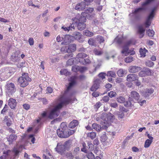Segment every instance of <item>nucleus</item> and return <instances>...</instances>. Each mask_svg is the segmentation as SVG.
<instances>
[{
	"label": "nucleus",
	"mask_w": 159,
	"mask_h": 159,
	"mask_svg": "<svg viewBox=\"0 0 159 159\" xmlns=\"http://www.w3.org/2000/svg\"><path fill=\"white\" fill-rule=\"evenodd\" d=\"M70 101V99H67L60 102L51 111L48 118L52 119L57 117L60 113V109L63 107L64 104H68Z\"/></svg>",
	"instance_id": "obj_1"
},
{
	"label": "nucleus",
	"mask_w": 159,
	"mask_h": 159,
	"mask_svg": "<svg viewBox=\"0 0 159 159\" xmlns=\"http://www.w3.org/2000/svg\"><path fill=\"white\" fill-rule=\"evenodd\" d=\"M101 118L102 120L101 121V124L105 128H107L110 125L111 122L115 119L114 116L110 113H102Z\"/></svg>",
	"instance_id": "obj_2"
},
{
	"label": "nucleus",
	"mask_w": 159,
	"mask_h": 159,
	"mask_svg": "<svg viewBox=\"0 0 159 159\" xmlns=\"http://www.w3.org/2000/svg\"><path fill=\"white\" fill-rule=\"evenodd\" d=\"M68 132V129L64 122L61 123L60 128L57 130L58 136L61 138H67L69 137V134Z\"/></svg>",
	"instance_id": "obj_3"
},
{
	"label": "nucleus",
	"mask_w": 159,
	"mask_h": 159,
	"mask_svg": "<svg viewBox=\"0 0 159 159\" xmlns=\"http://www.w3.org/2000/svg\"><path fill=\"white\" fill-rule=\"evenodd\" d=\"M72 20L77 25L78 29L79 30H82L85 28L86 25L85 22H86V19L84 17L81 16L79 19L75 17L73 18Z\"/></svg>",
	"instance_id": "obj_4"
},
{
	"label": "nucleus",
	"mask_w": 159,
	"mask_h": 159,
	"mask_svg": "<svg viewBox=\"0 0 159 159\" xmlns=\"http://www.w3.org/2000/svg\"><path fill=\"white\" fill-rule=\"evenodd\" d=\"M18 80L20 87L23 88L28 85L29 82L32 80L29 77L28 74L25 73H23L22 76L20 77Z\"/></svg>",
	"instance_id": "obj_5"
},
{
	"label": "nucleus",
	"mask_w": 159,
	"mask_h": 159,
	"mask_svg": "<svg viewBox=\"0 0 159 159\" xmlns=\"http://www.w3.org/2000/svg\"><path fill=\"white\" fill-rule=\"evenodd\" d=\"M157 8V6H156L152 8L151 11L148 16L146 20L144 23L146 28L149 27L151 24V21L154 16L155 14Z\"/></svg>",
	"instance_id": "obj_6"
},
{
	"label": "nucleus",
	"mask_w": 159,
	"mask_h": 159,
	"mask_svg": "<svg viewBox=\"0 0 159 159\" xmlns=\"http://www.w3.org/2000/svg\"><path fill=\"white\" fill-rule=\"evenodd\" d=\"M76 50V45L75 44H71L69 45L66 49V52L68 53L65 56V58H70L73 57V54L72 52H75Z\"/></svg>",
	"instance_id": "obj_7"
},
{
	"label": "nucleus",
	"mask_w": 159,
	"mask_h": 159,
	"mask_svg": "<svg viewBox=\"0 0 159 159\" xmlns=\"http://www.w3.org/2000/svg\"><path fill=\"white\" fill-rule=\"evenodd\" d=\"M155 0H146L144 2H143L141 5L142 7L136 9L134 12H133V14H136L142 11H146L147 10V7L150 3L154 1Z\"/></svg>",
	"instance_id": "obj_8"
},
{
	"label": "nucleus",
	"mask_w": 159,
	"mask_h": 159,
	"mask_svg": "<svg viewBox=\"0 0 159 159\" xmlns=\"http://www.w3.org/2000/svg\"><path fill=\"white\" fill-rule=\"evenodd\" d=\"M93 10V8L92 7L87 8L85 10L84 12H83L81 13V16L84 17L86 19L87 18L89 19H91L93 17V16L91 15V13Z\"/></svg>",
	"instance_id": "obj_9"
},
{
	"label": "nucleus",
	"mask_w": 159,
	"mask_h": 159,
	"mask_svg": "<svg viewBox=\"0 0 159 159\" xmlns=\"http://www.w3.org/2000/svg\"><path fill=\"white\" fill-rule=\"evenodd\" d=\"M72 37H73L75 40L80 43L83 42L85 39L82 34L80 32L77 31L73 32L72 34Z\"/></svg>",
	"instance_id": "obj_10"
},
{
	"label": "nucleus",
	"mask_w": 159,
	"mask_h": 159,
	"mask_svg": "<svg viewBox=\"0 0 159 159\" xmlns=\"http://www.w3.org/2000/svg\"><path fill=\"white\" fill-rule=\"evenodd\" d=\"M154 91L152 89H146L143 93V96L145 98L150 99L153 96Z\"/></svg>",
	"instance_id": "obj_11"
},
{
	"label": "nucleus",
	"mask_w": 159,
	"mask_h": 159,
	"mask_svg": "<svg viewBox=\"0 0 159 159\" xmlns=\"http://www.w3.org/2000/svg\"><path fill=\"white\" fill-rule=\"evenodd\" d=\"M3 123L6 129L10 132V128L9 127L10 126V119L9 118L8 116H5L3 120Z\"/></svg>",
	"instance_id": "obj_12"
},
{
	"label": "nucleus",
	"mask_w": 159,
	"mask_h": 159,
	"mask_svg": "<svg viewBox=\"0 0 159 159\" xmlns=\"http://www.w3.org/2000/svg\"><path fill=\"white\" fill-rule=\"evenodd\" d=\"M56 151L61 155H63L65 154L64 152L67 150L65 147L64 145L63 144L59 145L57 144V147L55 148Z\"/></svg>",
	"instance_id": "obj_13"
},
{
	"label": "nucleus",
	"mask_w": 159,
	"mask_h": 159,
	"mask_svg": "<svg viewBox=\"0 0 159 159\" xmlns=\"http://www.w3.org/2000/svg\"><path fill=\"white\" fill-rule=\"evenodd\" d=\"M100 81L99 79H97L94 81V83L90 89L92 91H96L100 87Z\"/></svg>",
	"instance_id": "obj_14"
},
{
	"label": "nucleus",
	"mask_w": 159,
	"mask_h": 159,
	"mask_svg": "<svg viewBox=\"0 0 159 159\" xmlns=\"http://www.w3.org/2000/svg\"><path fill=\"white\" fill-rule=\"evenodd\" d=\"M141 69V68L140 66H131L129 67L128 70L129 72L134 73L140 70Z\"/></svg>",
	"instance_id": "obj_15"
},
{
	"label": "nucleus",
	"mask_w": 159,
	"mask_h": 159,
	"mask_svg": "<svg viewBox=\"0 0 159 159\" xmlns=\"http://www.w3.org/2000/svg\"><path fill=\"white\" fill-rule=\"evenodd\" d=\"M72 36L70 35H66L62 37L63 41L62 44H67L71 42V38Z\"/></svg>",
	"instance_id": "obj_16"
},
{
	"label": "nucleus",
	"mask_w": 159,
	"mask_h": 159,
	"mask_svg": "<svg viewBox=\"0 0 159 159\" xmlns=\"http://www.w3.org/2000/svg\"><path fill=\"white\" fill-rule=\"evenodd\" d=\"M138 77L135 74H130L128 75L127 77V80L128 81L132 82L135 80H138Z\"/></svg>",
	"instance_id": "obj_17"
},
{
	"label": "nucleus",
	"mask_w": 159,
	"mask_h": 159,
	"mask_svg": "<svg viewBox=\"0 0 159 159\" xmlns=\"http://www.w3.org/2000/svg\"><path fill=\"white\" fill-rule=\"evenodd\" d=\"M20 59V57H19L18 54L16 52H15L14 54H12L11 57V60L14 62L19 61Z\"/></svg>",
	"instance_id": "obj_18"
},
{
	"label": "nucleus",
	"mask_w": 159,
	"mask_h": 159,
	"mask_svg": "<svg viewBox=\"0 0 159 159\" xmlns=\"http://www.w3.org/2000/svg\"><path fill=\"white\" fill-rule=\"evenodd\" d=\"M85 2H82L77 4L75 6V8L76 10H82L85 8Z\"/></svg>",
	"instance_id": "obj_19"
},
{
	"label": "nucleus",
	"mask_w": 159,
	"mask_h": 159,
	"mask_svg": "<svg viewBox=\"0 0 159 159\" xmlns=\"http://www.w3.org/2000/svg\"><path fill=\"white\" fill-rule=\"evenodd\" d=\"M76 78V77L75 76L72 77H71V81L69 83V85L67 87L66 91H69L71 88L76 83V81H75Z\"/></svg>",
	"instance_id": "obj_20"
},
{
	"label": "nucleus",
	"mask_w": 159,
	"mask_h": 159,
	"mask_svg": "<svg viewBox=\"0 0 159 159\" xmlns=\"http://www.w3.org/2000/svg\"><path fill=\"white\" fill-rule=\"evenodd\" d=\"M145 30L142 25H139L138 27V33L140 34V38H143L144 36Z\"/></svg>",
	"instance_id": "obj_21"
},
{
	"label": "nucleus",
	"mask_w": 159,
	"mask_h": 159,
	"mask_svg": "<svg viewBox=\"0 0 159 159\" xmlns=\"http://www.w3.org/2000/svg\"><path fill=\"white\" fill-rule=\"evenodd\" d=\"M131 96L134 98L136 101H138L140 98V95L139 93L137 92L133 91L131 93Z\"/></svg>",
	"instance_id": "obj_22"
},
{
	"label": "nucleus",
	"mask_w": 159,
	"mask_h": 159,
	"mask_svg": "<svg viewBox=\"0 0 159 159\" xmlns=\"http://www.w3.org/2000/svg\"><path fill=\"white\" fill-rule=\"evenodd\" d=\"M78 121L75 120H72L69 125V127L70 128L73 129L79 125Z\"/></svg>",
	"instance_id": "obj_23"
},
{
	"label": "nucleus",
	"mask_w": 159,
	"mask_h": 159,
	"mask_svg": "<svg viewBox=\"0 0 159 159\" xmlns=\"http://www.w3.org/2000/svg\"><path fill=\"white\" fill-rule=\"evenodd\" d=\"M10 153V150L4 151L3 153V155L0 157V159H7L9 157Z\"/></svg>",
	"instance_id": "obj_24"
},
{
	"label": "nucleus",
	"mask_w": 159,
	"mask_h": 159,
	"mask_svg": "<svg viewBox=\"0 0 159 159\" xmlns=\"http://www.w3.org/2000/svg\"><path fill=\"white\" fill-rule=\"evenodd\" d=\"M84 35L86 36L89 37H91L93 36L94 34L93 32L90 31L88 30H84L83 33Z\"/></svg>",
	"instance_id": "obj_25"
},
{
	"label": "nucleus",
	"mask_w": 159,
	"mask_h": 159,
	"mask_svg": "<svg viewBox=\"0 0 159 159\" xmlns=\"http://www.w3.org/2000/svg\"><path fill=\"white\" fill-rule=\"evenodd\" d=\"M143 70L146 76L152 75H153V71L151 70L149 68H144Z\"/></svg>",
	"instance_id": "obj_26"
},
{
	"label": "nucleus",
	"mask_w": 159,
	"mask_h": 159,
	"mask_svg": "<svg viewBox=\"0 0 159 159\" xmlns=\"http://www.w3.org/2000/svg\"><path fill=\"white\" fill-rule=\"evenodd\" d=\"M79 62L82 65H86L91 63V61L89 59L84 58V59H82L81 60H80Z\"/></svg>",
	"instance_id": "obj_27"
},
{
	"label": "nucleus",
	"mask_w": 159,
	"mask_h": 159,
	"mask_svg": "<svg viewBox=\"0 0 159 159\" xmlns=\"http://www.w3.org/2000/svg\"><path fill=\"white\" fill-rule=\"evenodd\" d=\"M7 70V69H1L0 70V78L2 79H4L5 78H7L6 77V71Z\"/></svg>",
	"instance_id": "obj_28"
},
{
	"label": "nucleus",
	"mask_w": 159,
	"mask_h": 159,
	"mask_svg": "<svg viewBox=\"0 0 159 159\" xmlns=\"http://www.w3.org/2000/svg\"><path fill=\"white\" fill-rule=\"evenodd\" d=\"M92 127L93 129L96 130L98 132H99L102 129L101 126L100 125L95 123L93 124Z\"/></svg>",
	"instance_id": "obj_29"
},
{
	"label": "nucleus",
	"mask_w": 159,
	"mask_h": 159,
	"mask_svg": "<svg viewBox=\"0 0 159 159\" xmlns=\"http://www.w3.org/2000/svg\"><path fill=\"white\" fill-rule=\"evenodd\" d=\"M87 56V55L83 52H81L79 53L77 55V57L79 59V61L80 60H81L82 59L85 58Z\"/></svg>",
	"instance_id": "obj_30"
},
{
	"label": "nucleus",
	"mask_w": 159,
	"mask_h": 159,
	"mask_svg": "<svg viewBox=\"0 0 159 159\" xmlns=\"http://www.w3.org/2000/svg\"><path fill=\"white\" fill-rule=\"evenodd\" d=\"M17 104L16 100L15 99L11 98V108L14 109Z\"/></svg>",
	"instance_id": "obj_31"
},
{
	"label": "nucleus",
	"mask_w": 159,
	"mask_h": 159,
	"mask_svg": "<svg viewBox=\"0 0 159 159\" xmlns=\"http://www.w3.org/2000/svg\"><path fill=\"white\" fill-rule=\"evenodd\" d=\"M71 144V141L70 140H68L66 141L63 144V145H64L65 148L67 150H68L69 148L70 147V145Z\"/></svg>",
	"instance_id": "obj_32"
},
{
	"label": "nucleus",
	"mask_w": 159,
	"mask_h": 159,
	"mask_svg": "<svg viewBox=\"0 0 159 159\" xmlns=\"http://www.w3.org/2000/svg\"><path fill=\"white\" fill-rule=\"evenodd\" d=\"M152 142V140H149V139H147L145 142L144 147L145 148L149 147Z\"/></svg>",
	"instance_id": "obj_33"
},
{
	"label": "nucleus",
	"mask_w": 159,
	"mask_h": 159,
	"mask_svg": "<svg viewBox=\"0 0 159 159\" xmlns=\"http://www.w3.org/2000/svg\"><path fill=\"white\" fill-rule=\"evenodd\" d=\"M148 50H146L145 48L143 49L142 48H140L139 50V52L142 56L145 57L146 56L145 54Z\"/></svg>",
	"instance_id": "obj_34"
},
{
	"label": "nucleus",
	"mask_w": 159,
	"mask_h": 159,
	"mask_svg": "<svg viewBox=\"0 0 159 159\" xmlns=\"http://www.w3.org/2000/svg\"><path fill=\"white\" fill-rule=\"evenodd\" d=\"M125 71L122 69H120L117 72V74L119 77H122L124 76Z\"/></svg>",
	"instance_id": "obj_35"
},
{
	"label": "nucleus",
	"mask_w": 159,
	"mask_h": 159,
	"mask_svg": "<svg viewBox=\"0 0 159 159\" xmlns=\"http://www.w3.org/2000/svg\"><path fill=\"white\" fill-rule=\"evenodd\" d=\"M97 41L100 44L104 43L105 41L104 38L99 35L97 36Z\"/></svg>",
	"instance_id": "obj_36"
},
{
	"label": "nucleus",
	"mask_w": 159,
	"mask_h": 159,
	"mask_svg": "<svg viewBox=\"0 0 159 159\" xmlns=\"http://www.w3.org/2000/svg\"><path fill=\"white\" fill-rule=\"evenodd\" d=\"M96 136V133L93 132L89 133L88 134V136L90 137L92 139H93L95 138Z\"/></svg>",
	"instance_id": "obj_37"
},
{
	"label": "nucleus",
	"mask_w": 159,
	"mask_h": 159,
	"mask_svg": "<svg viewBox=\"0 0 159 159\" xmlns=\"http://www.w3.org/2000/svg\"><path fill=\"white\" fill-rule=\"evenodd\" d=\"M123 50L121 51L122 54L127 53L129 50V47L125 44L123 47Z\"/></svg>",
	"instance_id": "obj_38"
},
{
	"label": "nucleus",
	"mask_w": 159,
	"mask_h": 159,
	"mask_svg": "<svg viewBox=\"0 0 159 159\" xmlns=\"http://www.w3.org/2000/svg\"><path fill=\"white\" fill-rule=\"evenodd\" d=\"M107 76L115 78L116 76V75L115 72L110 71L107 72Z\"/></svg>",
	"instance_id": "obj_39"
},
{
	"label": "nucleus",
	"mask_w": 159,
	"mask_h": 159,
	"mask_svg": "<svg viewBox=\"0 0 159 159\" xmlns=\"http://www.w3.org/2000/svg\"><path fill=\"white\" fill-rule=\"evenodd\" d=\"M88 43L90 45L96 46L95 40L93 38L90 39L88 41Z\"/></svg>",
	"instance_id": "obj_40"
},
{
	"label": "nucleus",
	"mask_w": 159,
	"mask_h": 159,
	"mask_svg": "<svg viewBox=\"0 0 159 159\" xmlns=\"http://www.w3.org/2000/svg\"><path fill=\"white\" fill-rule=\"evenodd\" d=\"M87 148L90 151H92L94 149V145L91 143V142H89L87 143Z\"/></svg>",
	"instance_id": "obj_41"
},
{
	"label": "nucleus",
	"mask_w": 159,
	"mask_h": 159,
	"mask_svg": "<svg viewBox=\"0 0 159 159\" xmlns=\"http://www.w3.org/2000/svg\"><path fill=\"white\" fill-rule=\"evenodd\" d=\"M117 101L119 103H123L125 101V99L124 97L121 96L117 98Z\"/></svg>",
	"instance_id": "obj_42"
},
{
	"label": "nucleus",
	"mask_w": 159,
	"mask_h": 159,
	"mask_svg": "<svg viewBox=\"0 0 159 159\" xmlns=\"http://www.w3.org/2000/svg\"><path fill=\"white\" fill-rule=\"evenodd\" d=\"M16 90V87L13 83H11V94L14 93Z\"/></svg>",
	"instance_id": "obj_43"
},
{
	"label": "nucleus",
	"mask_w": 159,
	"mask_h": 159,
	"mask_svg": "<svg viewBox=\"0 0 159 159\" xmlns=\"http://www.w3.org/2000/svg\"><path fill=\"white\" fill-rule=\"evenodd\" d=\"M146 33L148 34V36L149 37H152L154 34V32L153 30L149 29L147 30Z\"/></svg>",
	"instance_id": "obj_44"
},
{
	"label": "nucleus",
	"mask_w": 159,
	"mask_h": 159,
	"mask_svg": "<svg viewBox=\"0 0 159 159\" xmlns=\"http://www.w3.org/2000/svg\"><path fill=\"white\" fill-rule=\"evenodd\" d=\"M60 73L61 75H64L66 76L69 74V73L68 72L67 69H66L61 70L60 71Z\"/></svg>",
	"instance_id": "obj_45"
},
{
	"label": "nucleus",
	"mask_w": 159,
	"mask_h": 159,
	"mask_svg": "<svg viewBox=\"0 0 159 159\" xmlns=\"http://www.w3.org/2000/svg\"><path fill=\"white\" fill-rule=\"evenodd\" d=\"M82 146L83 148L81 149V151L85 153H87L88 150L87 149V146L85 143L84 142L82 143Z\"/></svg>",
	"instance_id": "obj_46"
},
{
	"label": "nucleus",
	"mask_w": 159,
	"mask_h": 159,
	"mask_svg": "<svg viewBox=\"0 0 159 159\" xmlns=\"http://www.w3.org/2000/svg\"><path fill=\"white\" fill-rule=\"evenodd\" d=\"M80 66L77 65L73 66L72 67V70L74 72H76L79 71Z\"/></svg>",
	"instance_id": "obj_47"
},
{
	"label": "nucleus",
	"mask_w": 159,
	"mask_h": 159,
	"mask_svg": "<svg viewBox=\"0 0 159 159\" xmlns=\"http://www.w3.org/2000/svg\"><path fill=\"white\" fill-rule=\"evenodd\" d=\"M145 64L147 66L150 67L154 65V63L151 60H148L146 61Z\"/></svg>",
	"instance_id": "obj_48"
},
{
	"label": "nucleus",
	"mask_w": 159,
	"mask_h": 159,
	"mask_svg": "<svg viewBox=\"0 0 159 159\" xmlns=\"http://www.w3.org/2000/svg\"><path fill=\"white\" fill-rule=\"evenodd\" d=\"M134 44L135 43L134 42V40L132 39H131L128 40L127 42H126L125 43V45L128 46L129 47L131 44L134 45Z\"/></svg>",
	"instance_id": "obj_49"
},
{
	"label": "nucleus",
	"mask_w": 159,
	"mask_h": 159,
	"mask_svg": "<svg viewBox=\"0 0 159 159\" xmlns=\"http://www.w3.org/2000/svg\"><path fill=\"white\" fill-rule=\"evenodd\" d=\"M133 60V57L131 56L127 57L125 59V61L126 63H130Z\"/></svg>",
	"instance_id": "obj_50"
},
{
	"label": "nucleus",
	"mask_w": 159,
	"mask_h": 159,
	"mask_svg": "<svg viewBox=\"0 0 159 159\" xmlns=\"http://www.w3.org/2000/svg\"><path fill=\"white\" fill-rule=\"evenodd\" d=\"M87 155V157L89 159H95L94 156L91 152H89Z\"/></svg>",
	"instance_id": "obj_51"
},
{
	"label": "nucleus",
	"mask_w": 159,
	"mask_h": 159,
	"mask_svg": "<svg viewBox=\"0 0 159 159\" xmlns=\"http://www.w3.org/2000/svg\"><path fill=\"white\" fill-rule=\"evenodd\" d=\"M116 92L111 91L108 93V96L111 98L114 97L116 96Z\"/></svg>",
	"instance_id": "obj_52"
},
{
	"label": "nucleus",
	"mask_w": 159,
	"mask_h": 159,
	"mask_svg": "<svg viewBox=\"0 0 159 159\" xmlns=\"http://www.w3.org/2000/svg\"><path fill=\"white\" fill-rule=\"evenodd\" d=\"M17 138V136L16 134H11V141H12L16 140Z\"/></svg>",
	"instance_id": "obj_53"
},
{
	"label": "nucleus",
	"mask_w": 159,
	"mask_h": 159,
	"mask_svg": "<svg viewBox=\"0 0 159 159\" xmlns=\"http://www.w3.org/2000/svg\"><path fill=\"white\" fill-rule=\"evenodd\" d=\"M6 92L9 93L10 92V83H8L5 87Z\"/></svg>",
	"instance_id": "obj_54"
},
{
	"label": "nucleus",
	"mask_w": 159,
	"mask_h": 159,
	"mask_svg": "<svg viewBox=\"0 0 159 159\" xmlns=\"http://www.w3.org/2000/svg\"><path fill=\"white\" fill-rule=\"evenodd\" d=\"M87 70L86 67L80 66L79 71L80 72L82 73Z\"/></svg>",
	"instance_id": "obj_55"
},
{
	"label": "nucleus",
	"mask_w": 159,
	"mask_h": 159,
	"mask_svg": "<svg viewBox=\"0 0 159 159\" xmlns=\"http://www.w3.org/2000/svg\"><path fill=\"white\" fill-rule=\"evenodd\" d=\"M101 105V103L100 102H98L94 106V108L96 109V111L98 110V108H99Z\"/></svg>",
	"instance_id": "obj_56"
},
{
	"label": "nucleus",
	"mask_w": 159,
	"mask_h": 159,
	"mask_svg": "<svg viewBox=\"0 0 159 159\" xmlns=\"http://www.w3.org/2000/svg\"><path fill=\"white\" fill-rule=\"evenodd\" d=\"M75 23H74V22L72 23V24H70V25H69L68 27L69 31L70 30H74L75 29Z\"/></svg>",
	"instance_id": "obj_57"
},
{
	"label": "nucleus",
	"mask_w": 159,
	"mask_h": 159,
	"mask_svg": "<svg viewBox=\"0 0 159 159\" xmlns=\"http://www.w3.org/2000/svg\"><path fill=\"white\" fill-rule=\"evenodd\" d=\"M101 141L102 142H104L106 140L107 136H106L105 134H103L101 137Z\"/></svg>",
	"instance_id": "obj_58"
},
{
	"label": "nucleus",
	"mask_w": 159,
	"mask_h": 159,
	"mask_svg": "<svg viewBox=\"0 0 159 159\" xmlns=\"http://www.w3.org/2000/svg\"><path fill=\"white\" fill-rule=\"evenodd\" d=\"M134 18L136 20H139L140 19L141 17V15L140 14H134Z\"/></svg>",
	"instance_id": "obj_59"
},
{
	"label": "nucleus",
	"mask_w": 159,
	"mask_h": 159,
	"mask_svg": "<svg viewBox=\"0 0 159 159\" xmlns=\"http://www.w3.org/2000/svg\"><path fill=\"white\" fill-rule=\"evenodd\" d=\"M8 108V107L7 105V104H5L4 107L1 111V113L4 114V113L7 110Z\"/></svg>",
	"instance_id": "obj_60"
},
{
	"label": "nucleus",
	"mask_w": 159,
	"mask_h": 159,
	"mask_svg": "<svg viewBox=\"0 0 159 159\" xmlns=\"http://www.w3.org/2000/svg\"><path fill=\"white\" fill-rule=\"evenodd\" d=\"M23 107L26 110H28L30 108V105L29 104L25 103L23 105Z\"/></svg>",
	"instance_id": "obj_61"
},
{
	"label": "nucleus",
	"mask_w": 159,
	"mask_h": 159,
	"mask_svg": "<svg viewBox=\"0 0 159 159\" xmlns=\"http://www.w3.org/2000/svg\"><path fill=\"white\" fill-rule=\"evenodd\" d=\"M139 75L141 77H143L146 76V75L145 74L144 71L143 70L140 71L139 73Z\"/></svg>",
	"instance_id": "obj_62"
},
{
	"label": "nucleus",
	"mask_w": 159,
	"mask_h": 159,
	"mask_svg": "<svg viewBox=\"0 0 159 159\" xmlns=\"http://www.w3.org/2000/svg\"><path fill=\"white\" fill-rule=\"evenodd\" d=\"M106 76V74L103 73H101L98 75L99 77L103 79L105 78V76Z\"/></svg>",
	"instance_id": "obj_63"
},
{
	"label": "nucleus",
	"mask_w": 159,
	"mask_h": 159,
	"mask_svg": "<svg viewBox=\"0 0 159 159\" xmlns=\"http://www.w3.org/2000/svg\"><path fill=\"white\" fill-rule=\"evenodd\" d=\"M139 103L141 106L143 105L144 103H146V101L145 100H143L142 101L141 99H139L138 101H137Z\"/></svg>",
	"instance_id": "obj_64"
}]
</instances>
